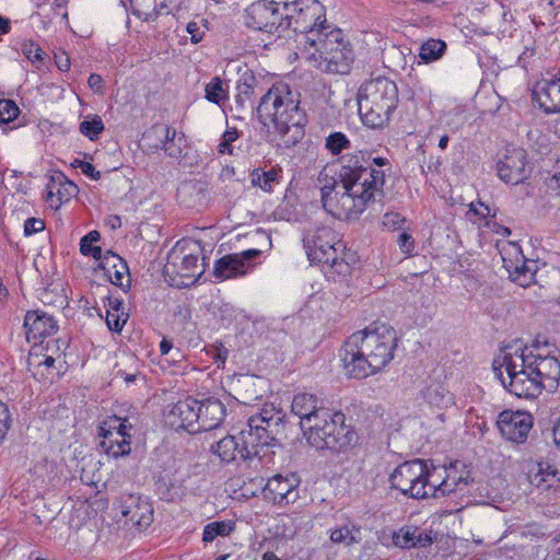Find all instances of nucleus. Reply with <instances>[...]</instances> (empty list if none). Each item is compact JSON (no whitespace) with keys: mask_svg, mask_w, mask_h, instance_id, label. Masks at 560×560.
<instances>
[{"mask_svg":"<svg viewBox=\"0 0 560 560\" xmlns=\"http://www.w3.org/2000/svg\"><path fill=\"white\" fill-rule=\"evenodd\" d=\"M384 183V171L364 166L355 156H345L340 168L324 166L317 177L324 209L343 220L358 219L375 201Z\"/></svg>","mask_w":560,"mask_h":560,"instance_id":"f257e3e1","label":"nucleus"},{"mask_svg":"<svg viewBox=\"0 0 560 560\" xmlns=\"http://www.w3.org/2000/svg\"><path fill=\"white\" fill-rule=\"evenodd\" d=\"M397 348L396 331L381 325L353 332L340 353L347 376L362 380L385 369Z\"/></svg>","mask_w":560,"mask_h":560,"instance_id":"f03ea898","label":"nucleus"},{"mask_svg":"<svg viewBox=\"0 0 560 560\" xmlns=\"http://www.w3.org/2000/svg\"><path fill=\"white\" fill-rule=\"evenodd\" d=\"M300 102L299 93L280 83L268 90L257 107L260 121L272 127L287 148L295 145L304 137L307 119Z\"/></svg>","mask_w":560,"mask_h":560,"instance_id":"7ed1b4c3","label":"nucleus"},{"mask_svg":"<svg viewBox=\"0 0 560 560\" xmlns=\"http://www.w3.org/2000/svg\"><path fill=\"white\" fill-rule=\"evenodd\" d=\"M280 420L279 412L273 407H265L248 419L247 430H242L238 436L228 435L221 439L211 450L225 463L237 458L246 460L260 457L261 452L275 441L273 428L279 425Z\"/></svg>","mask_w":560,"mask_h":560,"instance_id":"20e7f679","label":"nucleus"},{"mask_svg":"<svg viewBox=\"0 0 560 560\" xmlns=\"http://www.w3.org/2000/svg\"><path fill=\"white\" fill-rule=\"evenodd\" d=\"M302 54L313 67L334 74L348 73L354 59L351 45L342 31L329 24L306 36Z\"/></svg>","mask_w":560,"mask_h":560,"instance_id":"39448f33","label":"nucleus"},{"mask_svg":"<svg viewBox=\"0 0 560 560\" xmlns=\"http://www.w3.org/2000/svg\"><path fill=\"white\" fill-rule=\"evenodd\" d=\"M529 365L527 347L517 341L502 347L492 361V370L503 387L520 398H535L540 394Z\"/></svg>","mask_w":560,"mask_h":560,"instance_id":"423d86ee","label":"nucleus"},{"mask_svg":"<svg viewBox=\"0 0 560 560\" xmlns=\"http://www.w3.org/2000/svg\"><path fill=\"white\" fill-rule=\"evenodd\" d=\"M345 415L327 409L319 411L302 429L304 436L312 447L316 450L341 451L351 446L357 439L350 427L345 424Z\"/></svg>","mask_w":560,"mask_h":560,"instance_id":"0eeeda50","label":"nucleus"},{"mask_svg":"<svg viewBox=\"0 0 560 560\" xmlns=\"http://www.w3.org/2000/svg\"><path fill=\"white\" fill-rule=\"evenodd\" d=\"M303 242L311 261L328 265L338 275L349 272V264L340 257L345 245L332 229L322 226L310 230L305 234Z\"/></svg>","mask_w":560,"mask_h":560,"instance_id":"6e6552de","label":"nucleus"},{"mask_svg":"<svg viewBox=\"0 0 560 560\" xmlns=\"http://www.w3.org/2000/svg\"><path fill=\"white\" fill-rule=\"evenodd\" d=\"M284 21H290V34H295L296 42L303 46L306 44V36L312 31H319L326 27V13L322 3L317 0H296L291 4L285 3Z\"/></svg>","mask_w":560,"mask_h":560,"instance_id":"1a4fd4ad","label":"nucleus"},{"mask_svg":"<svg viewBox=\"0 0 560 560\" xmlns=\"http://www.w3.org/2000/svg\"><path fill=\"white\" fill-rule=\"evenodd\" d=\"M132 425L127 418L108 417L98 428L100 446L113 458L124 457L131 452Z\"/></svg>","mask_w":560,"mask_h":560,"instance_id":"9d476101","label":"nucleus"},{"mask_svg":"<svg viewBox=\"0 0 560 560\" xmlns=\"http://www.w3.org/2000/svg\"><path fill=\"white\" fill-rule=\"evenodd\" d=\"M246 24L278 38L290 37V21H284V16L279 14V4L275 1L253 3L247 10Z\"/></svg>","mask_w":560,"mask_h":560,"instance_id":"9b49d317","label":"nucleus"},{"mask_svg":"<svg viewBox=\"0 0 560 560\" xmlns=\"http://www.w3.org/2000/svg\"><path fill=\"white\" fill-rule=\"evenodd\" d=\"M424 474L425 463L423 460L405 462L392 472L389 480L392 487L402 494L413 499H424L427 494L423 490Z\"/></svg>","mask_w":560,"mask_h":560,"instance_id":"f8f14e48","label":"nucleus"},{"mask_svg":"<svg viewBox=\"0 0 560 560\" xmlns=\"http://www.w3.org/2000/svg\"><path fill=\"white\" fill-rule=\"evenodd\" d=\"M528 360L532 365L539 390L555 392L560 381V362L555 355L545 352V349L527 347Z\"/></svg>","mask_w":560,"mask_h":560,"instance_id":"ddd939ff","label":"nucleus"},{"mask_svg":"<svg viewBox=\"0 0 560 560\" xmlns=\"http://www.w3.org/2000/svg\"><path fill=\"white\" fill-rule=\"evenodd\" d=\"M502 260L513 282L523 288H527L535 282L537 262L526 260L518 246L510 245L509 249L502 253Z\"/></svg>","mask_w":560,"mask_h":560,"instance_id":"4468645a","label":"nucleus"},{"mask_svg":"<svg viewBox=\"0 0 560 560\" xmlns=\"http://www.w3.org/2000/svg\"><path fill=\"white\" fill-rule=\"evenodd\" d=\"M118 510L132 526L144 529L153 522V506L148 498L137 494H124L118 501Z\"/></svg>","mask_w":560,"mask_h":560,"instance_id":"2eb2a0df","label":"nucleus"},{"mask_svg":"<svg viewBox=\"0 0 560 560\" xmlns=\"http://www.w3.org/2000/svg\"><path fill=\"white\" fill-rule=\"evenodd\" d=\"M497 424L506 440L523 443L533 427V419L529 413L524 411L505 410L499 415Z\"/></svg>","mask_w":560,"mask_h":560,"instance_id":"dca6fc26","label":"nucleus"},{"mask_svg":"<svg viewBox=\"0 0 560 560\" xmlns=\"http://www.w3.org/2000/svg\"><path fill=\"white\" fill-rule=\"evenodd\" d=\"M358 98L376 104L397 105L398 89L392 80L378 77L361 85Z\"/></svg>","mask_w":560,"mask_h":560,"instance_id":"f3484780","label":"nucleus"},{"mask_svg":"<svg viewBox=\"0 0 560 560\" xmlns=\"http://www.w3.org/2000/svg\"><path fill=\"white\" fill-rule=\"evenodd\" d=\"M298 486L295 475H275L264 487L265 497L279 505L294 503L299 499Z\"/></svg>","mask_w":560,"mask_h":560,"instance_id":"a211bd4d","label":"nucleus"},{"mask_svg":"<svg viewBox=\"0 0 560 560\" xmlns=\"http://www.w3.org/2000/svg\"><path fill=\"white\" fill-rule=\"evenodd\" d=\"M197 416V400L187 398L179 400L167 407L165 412V423L171 428L178 430L184 429L190 433H196Z\"/></svg>","mask_w":560,"mask_h":560,"instance_id":"6ab92c4d","label":"nucleus"},{"mask_svg":"<svg viewBox=\"0 0 560 560\" xmlns=\"http://www.w3.org/2000/svg\"><path fill=\"white\" fill-rule=\"evenodd\" d=\"M499 177L508 184H518L526 178V152L520 148L508 149L497 164Z\"/></svg>","mask_w":560,"mask_h":560,"instance_id":"aec40b11","label":"nucleus"},{"mask_svg":"<svg viewBox=\"0 0 560 560\" xmlns=\"http://www.w3.org/2000/svg\"><path fill=\"white\" fill-rule=\"evenodd\" d=\"M185 0H129L131 13L143 22L155 21L160 14L180 10Z\"/></svg>","mask_w":560,"mask_h":560,"instance_id":"412c9836","label":"nucleus"},{"mask_svg":"<svg viewBox=\"0 0 560 560\" xmlns=\"http://www.w3.org/2000/svg\"><path fill=\"white\" fill-rule=\"evenodd\" d=\"M24 328L28 341L42 342L48 336L54 335L57 329V322L54 317L43 311H30L24 318Z\"/></svg>","mask_w":560,"mask_h":560,"instance_id":"4be33fe9","label":"nucleus"},{"mask_svg":"<svg viewBox=\"0 0 560 560\" xmlns=\"http://www.w3.org/2000/svg\"><path fill=\"white\" fill-rule=\"evenodd\" d=\"M258 249L244 250L241 254L225 255L214 266L213 276L220 280H226L246 272V261L258 256Z\"/></svg>","mask_w":560,"mask_h":560,"instance_id":"5701e85b","label":"nucleus"},{"mask_svg":"<svg viewBox=\"0 0 560 560\" xmlns=\"http://www.w3.org/2000/svg\"><path fill=\"white\" fill-rule=\"evenodd\" d=\"M533 98L546 113L560 112V70L555 79H542L533 88Z\"/></svg>","mask_w":560,"mask_h":560,"instance_id":"b1692460","label":"nucleus"},{"mask_svg":"<svg viewBox=\"0 0 560 560\" xmlns=\"http://www.w3.org/2000/svg\"><path fill=\"white\" fill-rule=\"evenodd\" d=\"M226 416L225 406L219 399L197 400L196 433L217 429Z\"/></svg>","mask_w":560,"mask_h":560,"instance_id":"393cba45","label":"nucleus"},{"mask_svg":"<svg viewBox=\"0 0 560 560\" xmlns=\"http://www.w3.org/2000/svg\"><path fill=\"white\" fill-rule=\"evenodd\" d=\"M78 194V186L69 180L62 173L52 174L46 185L45 199L50 208L58 209Z\"/></svg>","mask_w":560,"mask_h":560,"instance_id":"a878e982","label":"nucleus"},{"mask_svg":"<svg viewBox=\"0 0 560 560\" xmlns=\"http://www.w3.org/2000/svg\"><path fill=\"white\" fill-rule=\"evenodd\" d=\"M359 114L362 122L372 129L384 127L397 105L376 104L358 98Z\"/></svg>","mask_w":560,"mask_h":560,"instance_id":"bb28decb","label":"nucleus"},{"mask_svg":"<svg viewBox=\"0 0 560 560\" xmlns=\"http://www.w3.org/2000/svg\"><path fill=\"white\" fill-rule=\"evenodd\" d=\"M442 497L463 491L472 480L470 470L459 460L445 466Z\"/></svg>","mask_w":560,"mask_h":560,"instance_id":"cd10ccee","label":"nucleus"},{"mask_svg":"<svg viewBox=\"0 0 560 560\" xmlns=\"http://www.w3.org/2000/svg\"><path fill=\"white\" fill-rule=\"evenodd\" d=\"M291 409L292 412L300 418L301 429L305 427L307 419H310L311 422L319 411L327 410V408L322 406V401L311 393H299L294 395Z\"/></svg>","mask_w":560,"mask_h":560,"instance_id":"c85d7f7f","label":"nucleus"},{"mask_svg":"<svg viewBox=\"0 0 560 560\" xmlns=\"http://www.w3.org/2000/svg\"><path fill=\"white\" fill-rule=\"evenodd\" d=\"M558 470L548 463L530 462L527 465L528 481L535 487H551L557 477Z\"/></svg>","mask_w":560,"mask_h":560,"instance_id":"c756f323","label":"nucleus"},{"mask_svg":"<svg viewBox=\"0 0 560 560\" xmlns=\"http://www.w3.org/2000/svg\"><path fill=\"white\" fill-rule=\"evenodd\" d=\"M282 168L273 166L268 171L262 168H255L252 171L249 177L254 187H258L266 192H271L276 185L280 184Z\"/></svg>","mask_w":560,"mask_h":560,"instance_id":"7c9ffc66","label":"nucleus"},{"mask_svg":"<svg viewBox=\"0 0 560 560\" xmlns=\"http://www.w3.org/2000/svg\"><path fill=\"white\" fill-rule=\"evenodd\" d=\"M445 472V466H432L429 468L425 465V474L423 478L424 491L428 497H442V488L444 485L443 474Z\"/></svg>","mask_w":560,"mask_h":560,"instance_id":"2f4dec72","label":"nucleus"},{"mask_svg":"<svg viewBox=\"0 0 560 560\" xmlns=\"http://www.w3.org/2000/svg\"><path fill=\"white\" fill-rule=\"evenodd\" d=\"M106 304V324L109 330L119 332L122 330L128 319V314L121 308V301L117 298H108Z\"/></svg>","mask_w":560,"mask_h":560,"instance_id":"473e14b6","label":"nucleus"},{"mask_svg":"<svg viewBox=\"0 0 560 560\" xmlns=\"http://www.w3.org/2000/svg\"><path fill=\"white\" fill-rule=\"evenodd\" d=\"M106 262L102 266L105 270L109 281L115 284L122 287L124 279L129 277L128 269L122 259L114 254L105 257Z\"/></svg>","mask_w":560,"mask_h":560,"instance_id":"72a5a7b5","label":"nucleus"},{"mask_svg":"<svg viewBox=\"0 0 560 560\" xmlns=\"http://www.w3.org/2000/svg\"><path fill=\"white\" fill-rule=\"evenodd\" d=\"M329 538L334 544H341L349 547L359 542L360 528L355 524L347 522L346 524L331 529Z\"/></svg>","mask_w":560,"mask_h":560,"instance_id":"f704fd0d","label":"nucleus"},{"mask_svg":"<svg viewBox=\"0 0 560 560\" xmlns=\"http://www.w3.org/2000/svg\"><path fill=\"white\" fill-rule=\"evenodd\" d=\"M205 97L219 106L229 100V85L220 77L212 78L205 86Z\"/></svg>","mask_w":560,"mask_h":560,"instance_id":"c9c22d12","label":"nucleus"},{"mask_svg":"<svg viewBox=\"0 0 560 560\" xmlns=\"http://www.w3.org/2000/svg\"><path fill=\"white\" fill-rule=\"evenodd\" d=\"M428 402L440 409L454 405L453 395L441 384L431 385L425 393Z\"/></svg>","mask_w":560,"mask_h":560,"instance_id":"e433bc0d","label":"nucleus"},{"mask_svg":"<svg viewBox=\"0 0 560 560\" xmlns=\"http://www.w3.org/2000/svg\"><path fill=\"white\" fill-rule=\"evenodd\" d=\"M446 50V43L441 39H428L419 50V57L425 62H432L440 59Z\"/></svg>","mask_w":560,"mask_h":560,"instance_id":"4c0bfd02","label":"nucleus"},{"mask_svg":"<svg viewBox=\"0 0 560 560\" xmlns=\"http://www.w3.org/2000/svg\"><path fill=\"white\" fill-rule=\"evenodd\" d=\"M164 135L163 150L171 158H178L182 154V147L184 139L182 136H177L174 128L164 127L162 129Z\"/></svg>","mask_w":560,"mask_h":560,"instance_id":"58836bf2","label":"nucleus"},{"mask_svg":"<svg viewBox=\"0 0 560 560\" xmlns=\"http://www.w3.org/2000/svg\"><path fill=\"white\" fill-rule=\"evenodd\" d=\"M233 530V523L230 521H215L207 524L203 528L202 540L212 542L217 537H225Z\"/></svg>","mask_w":560,"mask_h":560,"instance_id":"ea45409f","label":"nucleus"},{"mask_svg":"<svg viewBox=\"0 0 560 560\" xmlns=\"http://www.w3.org/2000/svg\"><path fill=\"white\" fill-rule=\"evenodd\" d=\"M100 233L97 231H91L80 241V252L84 256H92L94 259H101L102 249L100 246L94 245L100 241Z\"/></svg>","mask_w":560,"mask_h":560,"instance_id":"a19ab883","label":"nucleus"},{"mask_svg":"<svg viewBox=\"0 0 560 560\" xmlns=\"http://www.w3.org/2000/svg\"><path fill=\"white\" fill-rule=\"evenodd\" d=\"M185 31L190 35V42L198 44L209 31V23L203 18L195 16L191 21L186 23Z\"/></svg>","mask_w":560,"mask_h":560,"instance_id":"79ce46f5","label":"nucleus"},{"mask_svg":"<svg viewBox=\"0 0 560 560\" xmlns=\"http://www.w3.org/2000/svg\"><path fill=\"white\" fill-rule=\"evenodd\" d=\"M79 130L83 136L88 137L90 140H95L104 130V124L98 115H94L91 117V119L86 117V119L81 121Z\"/></svg>","mask_w":560,"mask_h":560,"instance_id":"37998d69","label":"nucleus"},{"mask_svg":"<svg viewBox=\"0 0 560 560\" xmlns=\"http://www.w3.org/2000/svg\"><path fill=\"white\" fill-rule=\"evenodd\" d=\"M240 138V132L235 127H229L221 136L218 144V152L222 155L233 154V143Z\"/></svg>","mask_w":560,"mask_h":560,"instance_id":"c03bdc74","label":"nucleus"},{"mask_svg":"<svg viewBox=\"0 0 560 560\" xmlns=\"http://www.w3.org/2000/svg\"><path fill=\"white\" fill-rule=\"evenodd\" d=\"M416 527L406 526L399 529L393 537L394 544L400 548H413L417 542L416 539Z\"/></svg>","mask_w":560,"mask_h":560,"instance_id":"a18cd8bd","label":"nucleus"},{"mask_svg":"<svg viewBox=\"0 0 560 560\" xmlns=\"http://www.w3.org/2000/svg\"><path fill=\"white\" fill-rule=\"evenodd\" d=\"M491 215V209L478 201L477 203L471 202L469 205V209L466 212V218L474 224H479L481 220H486L488 217Z\"/></svg>","mask_w":560,"mask_h":560,"instance_id":"49530a36","label":"nucleus"},{"mask_svg":"<svg viewBox=\"0 0 560 560\" xmlns=\"http://www.w3.org/2000/svg\"><path fill=\"white\" fill-rule=\"evenodd\" d=\"M350 141L341 132H334L326 139V148L332 154H339L343 149L349 148Z\"/></svg>","mask_w":560,"mask_h":560,"instance_id":"de8ad7c7","label":"nucleus"},{"mask_svg":"<svg viewBox=\"0 0 560 560\" xmlns=\"http://www.w3.org/2000/svg\"><path fill=\"white\" fill-rule=\"evenodd\" d=\"M19 107L11 100H0V124H8L19 116Z\"/></svg>","mask_w":560,"mask_h":560,"instance_id":"09e8293b","label":"nucleus"},{"mask_svg":"<svg viewBox=\"0 0 560 560\" xmlns=\"http://www.w3.org/2000/svg\"><path fill=\"white\" fill-rule=\"evenodd\" d=\"M198 269V256L195 254L185 255L182 258V262L178 271L184 277H195L196 275L200 276V272H197Z\"/></svg>","mask_w":560,"mask_h":560,"instance_id":"8fccbe9b","label":"nucleus"},{"mask_svg":"<svg viewBox=\"0 0 560 560\" xmlns=\"http://www.w3.org/2000/svg\"><path fill=\"white\" fill-rule=\"evenodd\" d=\"M23 55L32 62H39L43 60V49L33 42H27L22 45Z\"/></svg>","mask_w":560,"mask_h":560,"instance_id":"3c124183","label":"nucleus"},{"mask_svg":"<svg viewBox=\"0 0 560 560\" xmlns=\"http://www.w3.org/2000/svg\"><path fill=\"white\" fill-rule=\"evenodd\" d=\"M405 221L398 212H387L384 214L382 223L388 230H397Z\"/></svg>","mask_w":560,"mask_h":560,"instance_id":"603ef678","label":"nucleus"},{"mask_svg":"<svg viewBox=\"0 0 560 560\" xmlns=\"http://www.w3.org/2000/svg\"><path fill=\"white\" fill-rule=\"evenodd\" d=\"M45 229V222L40 219L30 218L24 222V234L30 236Z\"/></svg>","mask_w":560,"mask_h":560,"instance_id":"864d4df0","label":"nucleus"},{"mask_svg":"<svg viewBox=\"0 0 560 560\" xmlns=\"http://www.w3.org/2000/svg\"><path fill=\"white\" fill-rule=\"evenodd\" d=\"M398 245L402 253L411 254L415 249V242L410 234L402 232L398 237Z\"/></svg>","mask_w":560,"mask_h":560,"instance_id":"5fc2aeb1","label":"nucleus"},{"mask_svg":"<svg viewBox=\"0 0 560 560\" xmlns=\"http://www.w3.org/2000/svg\"><path fill=\"white\" fill-rule=\"evenodd\" d=\"M80 170L84 175L91 177L92 179L97 180L101 178V173L96 171L94 165L90 162H80Z\"/></svg>","mask_w":560,"mask_h":560,"instance_id":"6e6d98bb","label":"nucleus"},{"mask_svg":"<svg viewBox=\"0 0 560 560\" xmlns=\"http://www.w3.org/2000/svg\"><path fill=\"white\" fill-rule=\"evenodd\" d=\"M415 535H416L415 542H417L416 547H425V546L431 545L432 537L430 534L416 527Z\"/></svg>","mask_w":560,"mask_h":560,"instance_id":"4d7b16f0","label":"nucleus"},{"mask_svg":"<svg viewBox=\"0 0 560 560\" xmlns=\"http://www.w3.org/2000/svg\"><path fill=\"white\" fill-rule=\"evenodd\" d=\"M55 59L59 70L68 71L70 69V58L65 51L56 54Z\"/></svg>","mask_w":560,"mask_h":560,"instance_id":"13d9d810","label":"nucleus"},{"mask_svg":"<svg viewBox=\"0 0 560 560\" xmlns=\"http://www.w3.org/2000/svg\"><path fill=\"white\" fill-rule=\"evenodd\" d=\"M89 86L97 93H103V79L96 73H92L88 80Z\"/></svg>","mask_w":560,"mask_h":560,"instance_id":"bf43d9fd","label":"nucleus"},{"mask_svg":"<svg viewBox=\"0 0 560 560\" xmlns=\"http://www.w3.org/2000/svg\"><path fill=\"white\" fill-rule=\"evenodd\" d=\"M172 348H173L172 341H170L165 338L162 339V341L160 342V351L163 355L167 354Z\"/></svg>","mask_w":560,"mask_h":560,"instance_id":"052dcab7","label":"nucleus"},{"mask_svg":"<svg viewBox=\"0 0 560 560\" xmlns=\"http://www.w3.org/2000/svg\"><path fill=\"white\" fill-rule=\"evenodd\" d=\"M107 224L113 229H117V228H120L121 225V220L118 215H112L107 219Z\"/></svg>","mask_w":560,"mask_h":560,"instance_id":"680f3d73","label":"nucleus"},{"mask_svg":"<svg viewBox=\"0 0 560 560\" xmlns=\"http://www.w3.org/2000/svg\"><path fill=\"white\" fill-rule=\"evenodd\" d=\"M553 441L556 445L560 448V417L553 427Z\"/></svg>","mask_w":560,"mask_h":560,"instance_id":"e2e57ef3","label":"nucleus"},{"mask_svg":"<svg viewBox=\"0 0 560 560\" xmlns=\"http://www.w3.org/2000/svg\"><path fill=\"white\" fill-rule=\"evenodd\" d=\"M10 28V21L0 16V34H8Z\"/></svg>","mask_w":560,"mask_h":560,"instance_id":"0e129e2a","label":"nucleus"},{"mask_svg":"<svg viewBox=\"0 0 560 560\" xmlns=\"http://www.w3.org/2000/svg\"><path fill=\"white\" fill-rule=\"evenodd\" d=\"M217 360H220L221 362H224L228 358V349L221 346L217 349Z\"/></svg>","mask_w":560,"mask_h":560,"instance_id":"69168bd1","label":"nucleus"},{"mask_svg":"<svg viewBox=\"0 0 560 560\" xmlns=\"http://www.w3.org/2000/svg\"><path fill=\"white\" fill-rule=\"evenodd\" d=\"M438 145L441 150H445L448 145V136L443 135L439 138Z\"/></svg>","mask_w":560,"mask_h":560,"instance_id":"338daca9","label":"nucleus"},{"mask_svg":"<svg viewBox=\"0 0 560 560\" xmlns=\"http://www.w3.org/2000/svg\"><path fill=\"white\" fill-rule=\"evenodd\" d=\"M54 363H55V359L52 358V355H45L44 360L39 361L37 363V365L44 364L47 368H51V366H54Z\"/></svg>","mask_w":560,"mask_h":560,"instance_id":"774afa93","label":"nucleus"}]
</instances>
